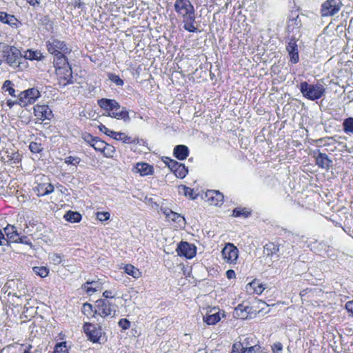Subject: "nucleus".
<instances>
[{"instance_id":"obj_51","label":"nucleus","mask_w":353,"mask_h":353,"mask_svg":"<svg viewBox=\"0 0 353 353\" xmlns=\"http://www.w3.org/2000/svg\"><path fill=\"white\" fill-rule=\"evenodd\" d=\"M183 194L186 196H189L190 198L194 199L195 197L193 196L194 191L190 188L183 186Z\"/></svg>"},{"instance_id":"obj_59","label":"nucleus","mask_w":353,"mask_h":353,"mask_svg":"<svg viewBox=\"0 0 353 353\" xmlns=\"http://www.w3.org/2000/svg\"><path fill=\"white\" fill-rule=\"evenodd\" d=\"M283 350V345L280 342H276L273 344L272 345V350L273 351H281Z\"/></svg>"},{"instance_id":"obj_37","label":"nucleus","mask_w":353,"mask_h":353,"mask_svg":"<svg viewBox=\"0 0 353 353\" xmlns=\"http://www.w3.org/2000/svg\"><path fill=\"white\" fill-rule=\"evenodd\" d=\"M164 213L168 217L170 218L173 221L180 223L181 220L183 221H185V219L183 216H181L180 214L176 212H172V210H169V212H165Z\"/></svg>"},{"instance_id":"obj_48","label":"nucleus","mask_w":353,"mask_h":353,"mask_svg":"<svg viewBox=\"0 0 353 353\" xmlns=\"http://www.w3.org/2000/svg\"><path fill=\"white\" fill-rule=\"evenodd\" d=\"M82 312L84 313V314L85 315H92V312H93V306L90 304V303H84L83 305V307H82Z\"/></svg>"},{"instance_id":"obj_29","label":"nucleus","mask_w":353,"mask_h":353,"mask_svg":"<svg viewBox=\"0 0 353 353\" xmlns=\"http://www.w3.org/2000/svg\"><path fill=\"white\" fill-rule=\"evenodd\" d=\"M64 219L71 223L79 222L81 219V215L77 212L68 211L64 215Z\"/></svg>"},{"instance_id":"obj_46","label":"nucleus","mask_w":353,"mask_h":353,"mask_svg":"<svg viewBox=\"0 0 353 353\" xmlns=\"http://www.w3.org/2000/svg\"><path fill=\"white\" fill-rule=\"evenodd\" d=\"M97 219L100 221H105L110 219V214L108 212H98L96 213Z\"/></svg>"},{"instance_id":"obj_55","label":"nucleus","mask_w":353,"mask_h":353,"mask_svg":"<svg viewBox=\"0 0 353 353\" xmlns=\"http://www.w3.org/2000/svg\"><path fill=\"white\" fill-rule=\"evenodd\" d=\"M9 157V160L13 161L14 163H19V154L17 153H12L11 156H8Z\"/></svg>"},{"instance_id":"obj_35","label":"nucleus","mask_w":353,"mask_h":353,"mask_svg":"<svg viewBox=\"0 0 353 353\" xmlns=\"http://www.w3.org/2000/svg\"><path fill=\"white\" fill-rule=\"evenodd\" d=\"M32 270L36 274L40 276L42 278L46 277L49 273L48 269L43 266L34 267Z\"/></svg>"},{"instance_id":"obj_57","label":"nucleus","mask_w":353,"mask_h":353,"mask_svg":"<svg viewBox=\"0 0 353 353\" xmlns=\"http://www.w3.org/2000/svg\"><path fill=\"white\" fill-rule=\"evenodd\" d=\"M18 101H19V95L18 96V99L17 100L12 101L11 99H8L6 103L10 108H12L14 105H19Z\"/></svg>"},{"instance_id":"obj_44","label":"nucleus","mask_w":353,"mask_h":353,"mask_svg":"<svg viewBox=\"0 0 353 353\" xmlns=\"http://www.w3.org/2000/svg\"><path fill=\"white\" fill-rule=\"evenodd\" d=\"M29 148L33 153H39L43 150L41 144L36 142H31L30 143Z\"/></svg>"},{"instance_id":"obj_7","label":"nucleus","mask_w":353,"mask_h":353,"mask_svg":"<svg viewBox=\"0 0 353 353\" xmlns=\"http://www.w3.org/2000/svg\"><path fill=\"white\" fill-rule=\"evenodd\" d=\"M56 73L58 77L59 84L65 86L72 83V72L70 65L59 66L56 69Z\"/></svg>"},{"instance_id":"obj_61","label":"nucleus","mask_w":353,"mask_h":353,"mask_svg":"<svg viewBox=\"0 0 353 353\" xmlns=\"http://www.w3.org/2000/svg\"><path fill=\"white\" fill-rule=\"evenodd\" d=\"M103 296L105 298V299H112L114 297V295L112 294V291L110 290H105L103 293Z\"/></svg>"},{"instance_id":"obj_31","label":"nucleus","mask_w":353,"mask_h":353,"mask_svg":"<svg viewBox=\"0 0 353 353\" xmlns=\"http://www.w3.org/2000/svg\"><path fill=\"white\" fill-rule=\"evenodd\" d=\"M301 20L299 19V16H296L295 17H293L292 19H290L288 23V30L293 31L294 29H299L301 27Z\"/></svg>"},{"instance_id":"obj_38","label":"nucleus","mask_w":353,"mask_h":353,"mask_svg":"<svg viewBox=\"0 0 353 353\" xmlns=\"http://www.w3.org/2000/svg\"><path fill=\"white\" fill-rule=\"evenodd\" d=\"M233 314H234V316H235L236 318L245 319V313L244 312V310H243V303L239 304L235 308Z\"/></svg>"},{"instance_id":"obj_16","label":"nucleus","mask_w":353,"mask_h":353,"mask_svg":"<svg viewBox=\"0 0 353 353\" xmlns=\"http://www.w3.org/2000/svg\"><path fill=\"white\" fill-rule=\"evenodd\" d=\"M252 345H254L252 339L246 337L243 341H237L232 345L231 353H241L243 351H245V349L252 347Z\"/></svg>"},{"instance_id":"obj_3","label":"nucleus","mask_w":353,"mask_h":353,"mask_svg":"<svg viewBox=\"0 0 353 353\" xmlns=\"http://www.w3.org/2000/svg\"><path fill=\"white\" fill-rule=\"evenodd\" d=\"M3 57L6 63L12 68H21L23 56L21 51L12 46H3Z\"/></svg>"},{"instance_id":"obj_50","label":"nucleus","mask_w":353,"mask_h":353,"mask_svg":"<svg viewBox=\"0 0 353 353\" xmlns=\"http://www.w3.org/2000/svg\"><path fill=\"white\" fill-rule=\"evenodd\" d=\"M119 325L122 327L123 330H127L130 327V322L127 319H121L119 321Z\"/></svg>"},{"instance_id":"obj_52","label":"nucleus","mask_w":353,"mask_h":353,"mask_svg":"<svg viewBox=\"0 0 353 353\" xmlns=\"http://www.w3.org/2000/svg\"><path fill=\"white\" fill-rule=\"evenodd\" d=\"M97 137H94L90 134H85L83 136V139L86 141L88 143H89L92 147L93 143L95 141Z\"/></svg>"},{"instance_id":"obj_40","label":"nucleus","mask_w":353,"mask_h":353,"mask_svg":"<svg viewBox=\"0 0 353 353\" xmlns=\"http://www.w3.org/2000/svg\"><path fill=\"white\" fill-rule=\"evenodd\" d=\"M101 152L107 157H112L115 152V148L113 145L106 143L105 149Z\"/></svg>"},{"instance_id":"obj_14","label":"nucleus","mask_w":353,"mask_h":353,"mask_svg":"<svg viewBox=\"0 0 353 353\" xmlns=\"http://www.w3.org/2000/svg\"><path fill=\"white\" fill-rule=\"evenodd\" d=\"M286 50L289 53L290 61L292 63H298L299 61L298 45L296 44V40L294 38L291 39L288 42V44L286 46Z\"/></svg>"},{"instance_id":"obj_47","label":"nucleus","mask_w":353,"mask_h":353,"mask_svg":"<svg viewBox=\"0 0 353 353\" xmlns=\"http://www.w3.org/2000/svg\"><path fill=\"white\" fill-rule=\"evenodd\" d=\"M249 214H250V212H247L244 209L235 208L233 210V216H234L237 217V216H243L247 217V216H248Z\"/></svg>"},{"instance_id":"obj_41","label":"nucleus","mask_w":353,"mask_h":353,"mask_svg":"<svg viewBox=\"0 0 353 353\" xmlns=\"http://www.w3.org/2000/svg\"><path fill=\"white\" fill-rule=\"evenodd\" d=\"M105 142L99 139L98 137L96 138L95 141L92 144V147L97 151L102 152L105 149Z\"/></svg>"},{"instance_id":"obj_54","label":"nucleus","mask_w":353,"mask_h":353,"mask_svg":"<svg viewBox=\"0 0 353 353\" xmlns=\"http://www.w3.org/2000/svg\"><path fill=\"white\" fill-rule=\"evenodd\" d=\"M45 190L46 192V195L52 193L54 191V186L49 183H44Z\"/></svg>"},{"instance_id":"obj_23","label":"nucleus","mask_w":353,"mask_h":353,"mask_svg":"<svg viewBox=\"0 0 353 353\" xmlns=\"http://www.w3.org/2000/svg\"><path fill=\"white\" fill-rule=\"evenodd\" d=\"M64 54L65 53L61 52V53H57L56 55H54V59L53 63H54V65L56 69L57 68H59V66L69 65L68 59H67L66 57L64 55Z\"/></svg>"},{"instance_id":"obj_1","label":"nucleus","mask_w":353,"mask_h":353,"mask_svg":"<svg viewBox=\"0 0 353 353\" xmlns=\"http://www.w3.org/2000/svg\"><path fill=\"white\" fill-rule=\"evenodd\" d=\"M99 105L103 110L110 111L108 115L117 119L130 120L128 112L125 108H121L119 103L114 99H101L98 101Z\"/></svg>"},{"instance_id":"obj_2","label":"nucleus","mask_w":353,"mask_h":353,"mask_svg":"<svg viewBox=\"0 0 353 353\" xmlns=\"http://www.w3.org/2000/svg\"><path fill=\"white\" fill-rule=\"evenodd\" d=\"M299 89L303 96L311 101L319 99L325 92V88L322 84H310L306 81L300 83Z\"/></svg>"},{"instance_id":"obj_58","label":"nucleus","mask_w":353,"mask_h":353,"mask_svg":"<svg viewBox=\"0 0 353 353\" xmlns=\"http://www.w3.org/2000/svg\"><path fill=\"white\" fill-rule=\"evenodd\" d=\"M28 237L26 236H19V239L17 238V241H14L15 243H21L25 244H30V243L27 241Z\"/></svg>"},{"instance_id":"obj_10","label":"nucleus","mask_w":353,"mask_h":353,"mask_svg":"<svg viewBox=\"0 0 353 353\" xmlns=\"http://www.w3.org/2000/svg\"><path fill=\"white\" fill-rule=\"evenodd\" d=\"M174 8L179 16H184L195 11L190 0H176Z\"/></svg>"},{"instance_id":"obj_60","label":"nucleus","mask_w":353,"mask_h":353,"mask_svg":"<svg viewBox=\"0 0 353 353\" xmlns=\"http://www.w3.org/2000/svg\"><path fill=\"white\" fill-rule=\"evenodd\" d=\"M243 310H244V312L245 313V319L248 317V315L252 310V307L248 305H245L243 304Z\"/></svg>"},{"instance_id":"obj_32","label":"nucleus","mask_w":353,"mask_h":353,"mask_svg":"<svg viewBox=\"0 0 353 353\" xmlns=\"http://www.w3.org/2000/svg\"><path fill=\"white\" fill-rule=\"evenodd\" d=\"M1 89L3 92H8L12 97H16L14 83L11 81L6 80L3 83Z\"/></svg>"},{"instance_id":"obj_64","label":"nucleus","mask_w":353,"mask_h":353,"mask_svg":"<svg viewBox=\"0 0 353 353\" xmlns=\"http://www.w3.org/2000/svg\"><path fill=\"white\" fill-rule=\"evenodd\" d=\"M2 240L7 241V240L4 238V235H3L1 230L0 229V245H3Z\"/></svg>"},{"instance_id":"obj_5","label":"nucleus","mask_w":353,"mask_h":353,"mask_svg":"<svg viewBox=\"0 0 353 353\" xmlns=\"http://www.w3.org/2000/svg\"><path fill=\"white\" fill-rule=\"evenodd\" d=\"M342 6L341 0H326L321 5V15L322 17H332L339 12Z\"/></svg>"},{"instance_id":"obj_9","label":"nucleus","mask_w":353,"mask_h":353,"mask_svg":"<svg viewBox=\"0 0 353 353\" xmlns=\"http://www.w3.org/2000/svg\"><path fill=\"white\" fill-rule=\"evenodd\" d=\"M224 260L230 263H236L239 256V250L232 243H228L221 251Z\"/></svg>"},{"instance_id":"obj_17","label":"nucleus","mask_w":353,"mask_h":353,"mask_svg":"<svg viewBox=\"0 0 353 353\" xmlns=\"http://www.w3.org/2000/svg\"><path fill=\"white\" fill-rule=\"evenodd\" d=\"M205 196L210 205L219 206L223 204V195L217 190H208Z\"/></svg>"},{"instance_id":"obj_26","label":"nucleus","mask_w":353,"mask_h":353,"mask_svg":"<svg viewBox=\"0 0 353 353\" xmlns=\"http://www.w3.org/2000/svg\"><path fill=\"white\" fill-rule=\"evenodd\" d=\"M343 132L348 135H353V117H348L343 122Z\"/></svg>"},{"instance_id":"obj_18","label":"nucleus","mask_w":353,"mask_h":353,"mask_svg":"<svg viewBox=\"0 0 353 353\" xmlns=\"http://www.w3.org/2000/svg\"><path fill=\"white\" fill-rule=\"evenodd\" d=\"M99 130L101 132L105 133V134L111 137H113L116 140H121L123 141V143L130 142V137H128L125 133L114 132L112 130H109L103 125L99 126Z\"/></svg>"},{"instance_id":"obj_25","label":"nucleus","mask_w":353,"mask_h":353,"mask_svg":"<svg viewBox=\"0 0 353 353\" xmlns=\"http://www.w3.org/2000/svg\"><path fill=\"white\" fill-rule=\"evenodd\" d=\"M279 251V245L274 243L269 242L264 246V252L268 256H272Z\"/></svg>"},{"instance_id":"obj_4","label":"nucleus","mask_w":353,"mask_h":353,"mask_svg":"<svg viewBox=\"0 0 353 353\" xmlns=\"http://www.w3.org/2000/svg\"><path fill=\"white\" fill-rule=\"evenodd\" d=\"M116 310L113 305L106 299H99L95 303L94 313L103 318L114 317Z\"/></svg>"},{"instance_id":"obj_45","label":"nucleus","mask_w":353,"mask_h":353,"mask_svg":"<svg viewBox=\"0 0 353 353\" xmlns=\"http://www.w3.org/2000/svg\"><path fill=\"white\" fill-rule=\"evenodd\" d=\"M81 161L80 158L77 157L69 156L65 159V163L72 165H78Z\"/></svg>"},{"instance_id":"obj_30","label":"nucleus","mask_w":353,"mask_h":353,"mask_svg":"<svg viewBox=\"0 0 353 353\" xmlns=\"http://www.w3.org/2000/svg\"><path fill=\"white\" fill-rule=\"evenodd\" d=\"M42 54L40 51H33L32 50H28L25 52V54L23 57V59L30 60H41L42 59Z\"/></svg>"},{"instance_id":"obj_63","label":"nucleus","mask_w":353,"mask_h":353,"mask_svg":"<svg viewBox=\"0 0 353 353\" xmlns=\"http://www.w3.org/2000/svg\"><path fill=\"white\" fill-rule=\"evenodd\" d=\"M27 2L32 6H39L40 4L39 0H26Z\"/></svg>"},{"instance_id":"obj_15","label":"nucleus","mask_w":353,"mask_h":353,"mask_svg":"<svg viewBox=\"0 0 353 353\" xmlns=\"http://www.w3.org/2000/svg\"><path fill=\"white\" fill-rule=\"evenodd\" d=\"M183 23V28L190 32H196L198 28L194 26L195 22V11L181 16Z\"/></svg>"},{"instance_id":"obj_36","label":"nucleus","mask_w":353,"mask_h":353,"mask_svg":"<svg viewBox=\"0 0 353 353\" xmlns=\"http://www.w3.org/2000/svg\"><path fill=\"white\" fill-rule=\"evenodd\" d=\"M165 163L173 173L175 172V170H177V168L181 164L177 162L176 161L171 159L170 158H166V161H165Z\"/></svg>"},{"instance_id":"obj_13","label":"nucleus","mask_w":353,"mask_h":353,"mask_svg":"<svg viewBox=\"0 0 353 353\" xmlns=\"http://www.w3.org/2000/svg\"><path fill=\"white\" fill-rule=\"evenodd\" d=\"M85 333L87 334L90 341L94 343L98 342L101 336V329L95 327L91 323H85L83 325Z\"/></svg>"},{"instance_id":"obj_20","label":"nucleus","mask_w":353,"mask_h":353,"mask_svg":"<svg viewBox=\"0 0 353 353\" xmlns=\"http://www.w3.org/2000/svg\"><path fill=\"white\" fill-rule=\"evenodd\" d=\"M173 153L174 157L179 160H184L188 156L189 149L185 145H178L175 146Z\"/></svg>"},{"instance_id":"obj_62","label":"nucleus","mask_w":353,"mask_h":353,"mask_svg":"<svg viewBox=\"0 0 353 353\" xmlns=\"http://www.w3.org/2000/svg\"><path fill=\"white\" fill-rule=\"evenodd\" d=\"M226 275L229 279H234L236 276L235 272L233 270H228L226 272Z\"/></svg>"},{"instance_id":"obj_8","label":"nucleus","mask_w":353,"mask_h":353,"mask_svg":"<svg viewBox=\"0 0 353 353\" xmlns=\"http://www.w3.org/2000/svg\"><path fill=\"white\" fill-rule=\"evenodd\" d=\"M46 48L50 54L54 55L57 53L63 52L67 54L70 52V50L66 46L65 42L57 39H51L48 41L46 42Z\"/></svg>"},{"instance_id":"obj_21","label":"nucleus","mask_w":353,"mask_h":353,"mask_svg":"<svg viewBox=\"0 0 353 353\" xmlns=\"http://www.w3.org/2000/svg\"><path fill=\"white\" fill-rule=\"evenodd\" d=\"M0 21L8 24L13 28L17 27V19L14 15L7 14L6 12H0Z\"/></svg>"},{"instance_id":"obj_28","label":"nucleus","mask_w":353,"mask_h":353,"mask_svg":"<svg viewBox=\"0 0 353 353\" xmlns=\"http://www.w3.org/2000/svg\"><path fill=\"white\" fill-rule=\"evenodd\" d=\"M137 169L142 176L150 174L153 171L152 166L145 163H137Z\"/></svg>"},{"instance_id":"obj_11","label":"nucleus","mask_w":353,"mask_h":353,"mask_svg":"<svg viewBox=\"0 0 353 353\" xmlns=\"http://www.w3.org/2000/svg\"><path fill=\"white\" fill-rule=\"evenodd\" d=\"M176 252L179 256L192 259L196 254V247L185 241H181L177 246Z\"/></svg>"},{"instance_id":"obj_56","label":"nucleus","mask_w":353,"mask_h":353,"mask_svg":"<svg viewBox=\"0 0 353 353\" xmlns=\"http://www.w3.org/2000/svg\"><path fill=\"white\" fill-rule=\"evenodd\" d=\"M345 308L347 310V312L350 313L351 315L353 316V301H348L345 304Z\"/></svg>"},{"instance_id":"obj_39","label":"nucleus","mask_w":353,"mask_h":353,"mask_svg":"<svg viewBox=\"0 0 353 353\" xmlns=\"http://www.w3.org/2000/svg\"><path fill=\"white\" fill-rule=\"evenodd\" d=\"M241 353H268L258 344L254 345L252 347L245 349V351H243Z\"/></svg>"},{"instance_id":"obj_22","label":"nucleus","mask_w":353,"mask_h":353,"mask_svg":"<svg viewBox=\"0 0 353 353\" xmlns=\"http://www.w3.org/2000/svg\"><path fill=\"white\" fill-rule=\"evenodd\" d=\"M101 284L102 283L100 282L99 279L97 281H87L83 285V289L88 294L94 293L100 290Z\"/></svg>"},{"instance_id":"obj_27","label":"nucleus","mask_w":353,"mask_h":353,"mask_svg":"<svg viewBox=\"0 0 353 353\" xmlns=\"http://www.w3.org/2000/svg\"><path fill=\"white\" fill-rule=\"evenodd\" d=\"M124 271L126 274L132 276L134 279H139L141 276V273L139 270L131 264L125 265Z\"/></svg>"},{"instance_id":"obj_24","label":"nucleus","mask_w":353,"mask_h":353,"mask_svg":"<svg viewBox=\"0 0 353 353\" xmlns=\"http://www.w3.org/2000/svg\"><path fill=\"white\" fill-rule=\"evenodd\" d=\"M4 232L10 241L14 242V241H17V238L19 239V234L14 225H8L4 228Z\"/></svg>"},{"instance_id":"obj_53","label":"nucleus","mask_w":353,"mask_h":353,"mask_svg":"<svg viewBox=\"0 0 353 353\" xmlns=\"http://www.w3.org/2000/svg\"><path fill=\"white\" fill-rule=\"evenodd\" d=\"M51 259L54 264H59L61 263V257L58 254H53L51 256Z\"/></svg>"},{"instance_id":"obj_6","label":"nucleus","mask_w":353,"mask_h":353,"mask_svg":"<svg viewBox=\"0 0 353 353\" xmlns=\"http://www.w3.org/2000/svg\"><path fill=\"white\" fill-rule=\"evenodd\" d=\"M40 97L39 91L36 88H29L19 94V105L26 107L29 104L34 103Z\"/></svg>"},{"instance_id":"obj_42","label":"nucleus","mask_w":353,"mask_h":353,"mask_svg":"<svg viewBox=\"0 0 353 353\" xmlns=\"http://www.w3.org/2000/svg\"><path fill=\"white\" fill-rule=\"evenodd\" d=\"M108 79L119 86H122L124 83L123 81L118 75L114 73H109Z\"/></svg>"},{"instance_id":"obj_19","label":"nucleus","mask_w":353,"mask_h":353,"mask_svg":"<svg viewBox=\"0 0 353 353\" xmlns=\"http://www.w3.org/2000/svg\"><path fill=\"white\" fill-rule=\"evenodd\" d=\"M317 152V155L315 156L316 164L319 168L328 170L332 166V160L329 159L326 154L322 153L319 150Z\"/></svg>"},{"instance_id":"obj_12","label":"nucleus","mask_w":353,"mask_h":353,"mask_svg":"<svg viewBox=\"0 0 353 353\" xmlns=\"http://www.w3.org/2000/svg\"><path fill=\"white\" fill-rule=\"evenodd\" d=\"M34 116L39 120H50L52 117V112L47 105H36L34 107Z\"/></svg>"},{"instance_id":"obj_34","label":"nucleus","mask_w":353,"mask_h":353,"mask_svg":"<svg viewBox=\"0 0 353 353\" xmlns=\"http://www.w3.org/2000/svg\"><path fill=\"white\" fill-rule=\"evenodd\" d=\"M188 172V168L184 164L181 163L177 170H175V172L174 174L176 177L183 179L187 175Z\"/></svg>"},{"instance_id":"obj_43","label":"nucleus","mask_w":353,"mask_h":353,"mask_svg":"<svg viewBox=\"0 0 353 353\" xmlns=\"http://www.w3.org/2000/svg\"><path fill=\"white\" fill-rule=\"evenodd\" d=\"M53 353H68L65 343H59L55 345Z\"/></svg>"},{"instance_id":"obj_33","label":"nucleus","mask_w":353,"mask_h":353,"mask_svg":"<svg viewBox=\"0 0 353 353\" xmlns=\"http://www.w3.org/2000/svg\"><path fill=\"white\" fill-rule=\"evenodd\" d=\"M220 316L219 312L212 314H208L203 317V321L208 325H214L220 321Z\"/></svg>"},{"instance_id":"obj_49","label":"nucleus","mask_w":353,"mask_h":353,"mask_svg":"<svg viewBox=\"0 0 353 353\" xmlns=\"http://www.w3.org/2000/svg\"><path fill=\"white\" fill-rule=\"evenodd\" d=\"M37 194L39 196L46 195L44 183H39L36 187Z\"/></svg>"}]
</instances>
